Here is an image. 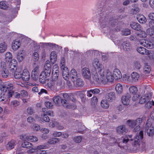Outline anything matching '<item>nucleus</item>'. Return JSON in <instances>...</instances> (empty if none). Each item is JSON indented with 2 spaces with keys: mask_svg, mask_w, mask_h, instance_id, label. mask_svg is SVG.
Returning <instances> with one entry per match:
<instances>
[{
  "mask_svg": "<svg viewBox=\"0 0 154 154\" xmlns=\"http://www.w3.org/2000/svg\"><path fill=\"white\" fill-rule=\"evenodd\" d=\"M50 62L52 64H54L57 61V56L56 53L55 51H52L50 54Z\"/></svg>",
  "mask_w": 154,
  "mask_h": 154,
  "instance_id": "25",
  "label": "nucleus"
},
{
  "mask_svg": "<svg viewBox=\"0 0 154 154\" xmlns=\"http://www.w3.org/2000/svg\"><path fill=\"white\" fill-rule=\"evenodd\" d=\"M20 45V42L19 41L14 40L12 44V48L14 51L17 50Z\"/></svg>",
  "mask_w": 154,
  "mask_h": 154,
  "instance_id": "27",
  "label": "nucleus"
},
{
  "mask_svg": "<svg viewBox=\"0 0 154 154\" xmlns=\"http://www.w3.org/2000/svg\"><path fill=\"white\" fill-rule=\"evenodd\" d=\"M83 77L85 79H89L91 77V73L89 69L87 67L83 68L81 70Z\"/></svg>",
  "mask_w": 154,
  "mask_h": 154,
  "instance_id": "9",
  "label": "nucleus"
},
{
  "mask_svg": "<svg viewBox=\"0 0 154 154\" xmlns=\"http://www.w3.org/2000/svg\"><path fill=\"white\" fill-rule=\"evenodd\" d=\"M143 132L141 131L139 132L138 134H137L135 138L134 139V145H139V143L140 140L142 139L143 137Z\"/></svg>",
  "mask_w": 154,
  "mask_h": 154,
  "instance_id": "12",
  "label": "nucleus"
},
{
  "mask_svg": "<svg viewBox=\"0 0 154 154\" xmlns=\"http://www.w3.org/2000/svg\"><path fill=\"white\" fill-rule=\"evenodd\" d=\"M31 128L34 131H38L40 129V127L37 124H34L31 126Z\"/></svg>",
  "mask_w": 154,
  "mask_h": 154,
  "instance_id": "53",
  "label": "nucleus"
},
{
  "mask_svg": "<svg viewBox=\"0 0 154 154\" xmlns=\"http://www.w3.org/2000/svg\"><path fill=\"white\" fill-rule=\"evenodd\" d=\"M152 94L151 92H148L141 97L140 99L139 103L143 104L152 98Z\"/></svg>",
  "mask_w": 154,
  "mask_h": 154,
  "instance_id": "7",
  "label": "nucleus"
},
{
  "mask_svg": "<svg viewBox=\"0 0 154 154\" xmlns=\"http://www.w3.org/2000/svg\"><path fill=\"white\" fill-rule=\"evenodd\" d=\"M52 135L54 137H59L62 135V133L60 132L54 131H53Z\"/></svg>",
  "mask_w": 154,
  "mask_h": 154,
  "instance_id": "54",
  "label": "nucleus"
},
{
  "mask_svg": "<svg viewBox=\"0 0 154 154\" xmlns=\"http://www.w3.org/2000/svg\"><path fill=\"white\" fill-rule=\"evenodd\" d=\"M92 65L94 68L98 69V73L93 71L91 73L92 78L96 82L106 84L108 82H112L113 81L111 72L109 69L105 70L103 66L98 58L93 60Z\"/></svg>",
  "mask_w": 154,
  "mask_h": 154,
  "instance_id": "1",
  "label": "nucleus"
},
{
  "mask_svg": "<svg viewBox=\"0 0 154 154\" xmlns=\"http://www.w3.org/2000/svg\"><path fill=\"white\" fill-rule=\"evenodd\" d=\"M99 19V23L102 26L104 27L105 26L108 25L110 22V20L108 19L104 15H102V16H100Z\"/></svg>",
  "mask_w": 154,
  "mask_h": 154,
  "instance_id": "10",
  "label": "nucleus"
},
{
  "mask_svg": "<svg viewBox=\"0 0 154 154\" xmlns=\"http://www.w3.org/2000/svg\"><path fill=\"white\" fill-rule=\"evenodd\" d=\"M20 94L22 97H26L28 96L27 92L24 90H22L20 91Z\"/></svg>",
  "mask_w": 154,
  "mask_h": 154,
  "instance_id": "62",
  "label": "nucleus"
},
{
  "mask_svg": "<svg viewBox=\"0 0 154 154\" xmlns=\"http://www.w3.org/2000/svg\"><path fill=\"white\" fill-rule=\"evenodd\" d=\"M49 62L48 61L46 62L44 66V71L43 72H45L48 75H50L51 71V65L49 63Z\"/></svg>",
  "mask_w": 154,
  "mask_h": 154,
  "instance_id": "22",
  "label": "nucleus"
},
{
  "mask_svg": "<svg viewBox=\"0 0 154 154\" xmlns=\"http://www.w3.org/2000/svg\"><path fill=\"white\" fill-rule=\"evenodd\" d=\"M66 87L69 88H74V85H73L71 82L70 81H67L66 83Z\"/></svg>",
  "mask_w": 154,
  "mask_h": 154,
  "instance_id": "63",
  "label": "nucleus"
},
{
  "mask_svg": "<svg viewBox=\"0 0 154 154\" xmlns=\"http://www.w3.org/2000/svg\"><path fill=\"white\" fill-rule=\"evenodd\" d=\"M140 75L137 72H133L131 74V79L133 82H136L139 79Z\"/></svg>",
  "mask_w": 154,
  "mask_h": 154,
  "instance_id": "23",
  "label": "nucleus"
},
{
  "mask_svg": "<svg viewBox=\"0 0 154 154\" xmlns=\"http://www.w3.org/2000/svg\"><path fill=\"white\" fill-rule=\"evenodd\" d=\"M9 64V69L10 71L12 72L15 71V68H17V62L15 59H12L11 60Z\"/></svg>",
  "mask_w": 154,
  "mask_h": 154,
  "instance_id": "14",
  "label": "nucleus"
},
{
  "mask_svg": "<svg viewBox=\"0 0 154 154\" xmlns=\"http://www.w3.org/2000/svg\"><path fill=\"white\" fill-rule=\"evenodd\" d=\"M52 72L56 73L59 72V68L57 65H54L53 67Z\"/></svg>",
  "mask_w": 154,
  "mask_h": 154,
  "instance_id": "60",
  "label": "nucleus"
},
{
  "mask_svg": "<svg viewBox=\"0 0 154 154\" xmlns=\"http://www.w3.org/2000/svg\"><path fill=\"white\" fill-rule=\"evenodd\" d=\"M48 87L52 91L57 90L62 88L64 87L63 81L58 79L54 81H51L48 83Z\"/></svg>",
  "mask_w": 154,
  "mask_h": 154,
  "instance_id": "3",
  "label": "nucleus"
},
{
  "mask_svg": "<svg viewBox=\"0 0 154 154\" xmlns=\"http://www.w3.org/2000/svg\"><path fill=\"white\" fill-rule=\"evenodd\" d=\"M129 90L131 93L135 94L137 91V88L135 86H132L129 88Z\"/></svg>",
  "mask_w": 154,
  "mask_h": 154,
  "instance_id": "49",
  "label": "nucleus"
},
{
  "mask_svg": "<svg viewBox=\"0 0 154 154\" xmlns=\"http://www.w3.org/2000/svg\"><path fill=\"white\" fill-rule=\"evenodd\" d=\"M140 11V9L137 7H135L132 8L131 11V12L133 14H136Z\"/></svg>",
  "mask_w": 154,
  "mask_h": 154,
  "instance_id": "56",
  "label": "nucleus"
},
{
  "mask_svg": "<svg viewBox=\"0 0 154 154\" xmlns=\"http://www.w3.org/2000/svg\"><path fill=\"white\" fill-rule=\"evenodd\" d=\"M30 78V75L29 71L27 69L23 70L22 73L21 79L25 81H28Z\"/></svg>",
  "mask_w": 154,
  "mask_h": 154,
  "instance_id": "15",
  "label": "nucleus"
},
{
  "mask_svg": "<svg viewBox=\"0 0 154 154\" xmlns=\"http://www.w3.org/2000/svg\"><path fill=\"white\" fill-rule=\"evenodd\" d=\"M62 69V75L65 80H67L69 76V71L67 67H65Z\"/></svg>",
  "mask_w": 154,
  "mask_h": 154,
  "instance_id": "26",
  "label": "nucleus"
},
{
  "mask_svg": "<svg viewBox=\"0 0 154 154\" xmlns=\"http://www.w3.org/2000/svg\"><path fill=\"white\" fill-rule=\"evenodd\" d=\"M132 137V135L131 134V135H128V136H127L126 138V137L125 138H124L123 137L121 138V141H120L118 143V146L120 147H122V145L121 146L120 144L122 143H126L128 142V141L129 140V139H128V137H129V138H131Z\"/></svg>",
  "mask_w": 154,
  "mask_h": 154,
  "instance_id": "32",
  "label": "nucleus"
},
{
  "mask_svg": "<svg viewBox=\"0 0 154 154\" xmlns=\"http://www.w3.org/2000/svg\"><path fill=\"white\" fill-rule=\"evenodd\" d=\"M123 49L125 51H129L131 48L130 43L128 41L123 42L122 45Z\"/></svg>",
  "mask_w": 154,
  "mask_h": 154,
  "instance_id": "19",
  "label": "nucleus"
},
{
  "mask_svg": "<svg viewBox=\"0 0 154 154\" xmlns=\"http://www.w3.org/2000/svg\"><path fill=\"white\" fill-rule=\"evenodd\" d=\"M9 7V5L6 1H2L0 2V8L6 10Z\"/></svg>",
  "mask_w": 154,
  "mask_h": 154,
  "instance_id": "37",
  "label": "nucleus"
},
{
  "mask_svg": "<svg viewBox=\"0 0 154 154\" xmlns=\"http://www.w3.org/2000/svg\"><path fill=\"white\" fill-rule=\"evenodd\" d=\"M8 47V45L5 42L0 43V53H3L5 51Z\"/></svg>",
  "mask_w": 154,
  "mask_h": 154,
  "instance_id": "35",
  "label": "nucleus"
},
{
  "mask_svg": "<svg viewBox=\"0 0 154 154\" xmlns=\"http://www.w3.org/2000/svg\"><path fill=\"white\" fill-rule=\"evenodd\" d=\"M65 59L64 58H62L61 62H60V68L61 69H64L65 67H67L66 66H65Z\"/></svg>",
  "mask_w": 154,
  "mask_h": 154,
  "instance_id": "55",
  "label": "nucleus"
},
{
  "mask_svg": "<svg viewBox=\"0 0 154 154\" xmlns=\"http://www.w3.org/2000/svg\"><path fill=\"white\" fill-rule=\"evenodd\" d=\"M115 90L118 94H121L123 91V87L121 84L118 83L116 86Z\"/></svg>",
  "mask_w": 154,
  "mask_h": 154,
  "instance_id": "40",
  "label": "nucleus"
},
{
  "mask_svg": "<svg viewBox=\"0 0 154 154\" xmlns=\"http://www.w3.org/2000/svg\"><path fill=\"white\" fill-rule=\"evenodd\" d=\"M13 87L12 84H10L8 85H0V89L5 93L1 94L0 95V101H2L5 100L7 97H10L12 96L13 93Z\"/></svg>",
  "mask_w": 154,
  "mask_h": 154,
  "instance_id": "2",
  "label": "nucleus"
},
{
  "mask_svg": "<svg viewBox=\"0 0 154 154\" xmlns=\"http://www.w3.org/2000/svg\"><path fill=\"white\" fill-rule=\"evenodd\" d=\"M39 73V67L38 65H36L34 67L32 72L31 77L34 80H36L38 79Z\"/></svg>",
  "mask_w": 154,
  "mask_h": 154,
  "instance_id": "8",
  "label": "nucleus"
},
{
  "mask_svg": "<svg viewBox=\"0 0 154 154\" xmlns=\"http://www.w3.org/2000/svg\"><path fill=\"white\" fill-rule=\"evenodd\" d=\"M60 141V140L59 138L53 137L49 139L48 140V143L49 144H53L57 143H59Z\"/></svg>",
  "mask_w": 154,
  "mask_h": 154,
  "instance_id": "38",
  "label": "nucleus"
},
{
  "mask_svg": "<svg viewBox=\"0 0 154 154\" xmlns=\"http://www.w3.org/2000/svg\"><path fill=\"white\" fill-rule=\"evenodd\" d=\"M29 136L26 134L21 135L20 136V138L23 141H28Z\"/></svg>",
  "mask_w": 154,
  "mask_h": 154,
  "instance_id": "58",
  "label": "nucleus"
},
{
  "mask_svg": "<svg viewBox=\"0 0 154 154\" xmlns=\"http://www.w3.org/2000/svg\"><path fill=\"white\" fill-rule=\"evenodd\" d=\"M42 111L43 113L41 115L40 119L42 122H49L50 121V119L48 116L45 113V112L43 109Z\"/></svg>",
  "mask_w": 154,
  "mask_h": 154,
  "instance_id": "29",
  "label": "nucleus"
},
{
  "mask_svg": "<svg viewBox=\"0 0 154 154\" xmlns=\"http://www.w3.org/2000/svg\"><path fill=\"white\" fill-rule=\"evenodd\" d=\"M142 122V119L138 118L135 120L129 119L127 121L126 124L129 127L133 128L137 125H140Z\"/></svg>",
  "mask_w": 154,
  "mask_h": 154,
  "instance_id": "4",
  "label": "nucleus"
},
{
  "mask_svg": "<svg viewBox=\"0 0 154 154\" xmlns=\"http://www.w3.org/2000/svg\"><path fill=\"white\" fill-rule=\"evenodd\" d=\"M134 66L135 68L137 69H139L141 68V65L139 61H135L134 63Z\"/></svg>",
  "mask_w": 154,
  "mask_h": 154,
  "instance_id": "52",
  "label": "nucleus"
},
{
  "mask_svg": "<svg viewBox=\"0 0 154 154\" xmlns=\"http://www.w3.org/2000/svg\"><path fill=\"white\" fill-rule=\"evenodd\" d=\"M127 130L125 129L124 126H120L117 128V131L119 133L122 134L124 132H126Z\"/></svg>",
  "mask_w": 154,
  "mask_h": 154,
  "instance_id": "44",
  "label": "nucleus"
},
{
  "mask_svg": "<svg viewBox=\"0 0 154 154\" xmlns=\"http://www.w3.org/2000/svg\"><path fill=\"white\" fill-rule=\"evenodd\" d=\"M151 71V68L149 65L147 63H145L143 67V72L145 74H149Z\"/></svg>",
  "mask_w": 154,
  "mask_h": 154,
  "instance_id": "36",
  "label": "nucleus"
},
{
  "mask_svg": "<svg viewBox=\"0 0 154 154\" xmlns=\"http://www.w3.org/2000/svg\"><path fill=\"white\" fill-rule=\"evenodd\" d=\"M113 76L112 75L113 80L114 78L116 79H121L122 77V75L120 71L117 69H115L113 70Z\"/></svg>",
  "mask_w": 154,
  "mask_h": 154,
  "instance_id": "16",
  "label": "nucleus"
},
{
  "mask_svg": "<svg viewBox=\"0 0 154 154\" xmlns=\"http://www.w3.org/2000/svg\"><path fill=\"white\" fill-rule=\"evenodd\" d=\"M70 77L72 81H74L78 78L77 72L75 69H72L71 70Z\"/></svg>",
  "mask_w": 154,
  "mask_h": 154,
  "instance_id": "21",
  "label": "nucleus"
},
{
  "mask_svg": "<svg viewBox=\"0 0 154 154\" xmlns=\"http://www.w3.org/2000/svg\"><path fill=\"white\" fill-rule=\"evenodd\" d=\"M72 81L73 82L74 87V88L81 87L82 86L84 85L82 80L80 78L77 79L74 81Z\"/></svg>",
  "mask_w": 154,
  "mask_h": 154,
  "instance_id": "20",
  "label": "nucleus"
},
{
  "mask_svg": "<svg viewBox=\"0 0 154 154\" xmlns=\"http://www.w3.org/2000/svg\"><path fill=\"white\" fill-rule=\"evenodd\" d=\"M25 58V55L23 51L19 52L17 54V58L18 61L20 62L22 61Z\"/></svg>",
  "mask_w": 154,
  "mask_h": 154,
  "instance_id": "39",
  "label": "nucleus"
},
{
  "mask_svg": "<svg viewBox=\"0 0 154 154\" xmlns=\"http://www.w3.org/2000/svg\"><path fill=\"white\" fill-rule=\"evenodd\" d=\"M82 140V138L81 136H77L75 137L74 139V140L75 142L77 143L80 142Z\"/></svg>",
  "mask_w": 154,
  "mask_h": 154,
  "instance_id": "64",
  "label": "nucleus"
},
{
  "mask_svg": "<svg viewBox=\"0 0 154 154\" xmlns=\"http://www.w3.org/2000/svg\"><path fill=\"white\" fill-rule=\"evenodd\" d=\"M22 71L20 69L16 68V71L15 72L14 76L16 79L21 78Z\"/></svg>",
  "mask_w": 154,
  "mask_h": 154,
  "instance_id": "30",
  "label": "nucleus"
},
{
  "mask_svg": "<svg viewBox=\"0 0 154 154\" xmlns=\"http://www.w3.org/2000/svg\"><path fill=\"white\" fill-rule=\"evenodd\" d=\"M20 105V102L17 100H14L11 102V105L12 106H16Z\"/></svg>",
  "mask_w": 154,
  "mask_h": 154,
  "instance_id": "61",
  "label": "nucleus"
},
{
  "mask_svg": "<svg viewBox=\"0 0 154 154\" xmlns=\"http://www.w3.org/2000/svg\"><path fill=\"white\" fill-rule=\"evenodd\" d=\"M145 131L149 136H152L154 133V128L152 126L150 119L147 120L145 127Z\"/></svg>",
  "mask_w": 154,
  "mask_h": 154,
  "instance_id": "5",
  "label": "nucleus"
},
{
  "mask_svg": "<svg viewBox=\"0 0 154 154\" xmlns=\"http://www.w3.org/2000/svg\"><path fill=\"white\" fill-rule=\"evenodd\" d=\"M21 146L23 147L26 148H31L32 145L28 141H25L22 143Z\"/></svg>",
  "mask_w": 154,
  "mask_h": 154,
  "instance_id": "45",
  "label": "nucleus"
},
{
  "mask_svg": "<svg viewBox=\"0 0 154 154\" xmlns=\"http://www.w3.org/2000/svg\"><path fill=\"white\" fill-rule=\"evenodd\" d=\"M154 105V101L152 100H151V99H150L146 102V106L149 108L151 107Z\"/></svg>",
  "mask_w": 154,
  "mask_h": 154,
  "instance_id": "48",
  "label": "nucleus"
},
{
  "mask_svg": "<svg viewBox=\"0 0 154 154\" xmlns=\"http://www.w3.org/2000/svg\"><path fill=\"white\" fill-rule=\"evenodd\" d=\"M137 50L138 53L143 55H148L149 54L148 50L143 47H138Z\"/></svg>",
  "mask_w": 154,
  "mask_h": 154,
  "instance_id": "24",
  "label": "nucleus"
},
{
  "mask_svg": "<svg viewBox=\"0 0 154 154\" xmlns=\"http://www.w3.org/2000/svg\"><path fill=\"white\" fill-rule=\"evenodd\" d=\"M16 141L14 140H12L9 142L6 145V148L8 150H11L13 149L16 145Z\"/></svg>",
  "mask_w": 154,
  "mask_h": 154,
  "instance_id": "31",
  "label": "nucleus"
},
{
  "mask_svg": "<svg viewBox=\"0 0 154 154\" xmlns=\"http://www.w3.org/2000/svg\"><path fill=\"white\" fill-rule=\"evenodd\" d=\"M122 79L123 81L127 83H132V81L130 77L128 75L125 74L123 75Z\"/></svg>",
  "mask_w": 154,
  "mask_h": 154,
  "instance_id": "42",
  "label": "nucleus"
},
{
  "mask_svg": "<svg viewBox=\"0 0 154 154\" xmlns=\"http://www.w3.org/2000/svg\"><path fill=\"white\" fill-rule=\"evenodd\" d=\"M115 93L114 92H110L107 93L105 96V98L106 100L112 102L115 99Z\"/></svg>",
  "mask_w": 154,
  "mask_h": 154,
  "instance_id": "18",
  "label": "nucleus"
},
{
  "mask_svg": "<svg viewBox=\"0 0 154 154\" xmlns=\"http://www.w3.org/2000/svg\"><path fill=\"white\" fill-rule=\"evenodd\" d=\"M137 18L138 22L141 23L143 24L146 21V19L145 16L141 14H139L137 16Z\"/></svg>",
  "mask_w": 154,
  "mask_h": 154,
  "instance_id": "28",
  "label": "nucleus"
},
{
  "mask_svg": "<svg viewBox=\"0 0 154 154\" xmlns=\"http://www.w3.org/2000/svg\"><path fill=\"white\" fill-rule=\"evenodd\" d=\"M12 54L10 52H7L5 53V60L6 62H9L11 60H12Z\"/></svg>",
  "mask_w": 154,
  "mask_h": 154,
  "instance_id": "41",
  "label": "nucleus"
},
{
  "mask_svg": "<svg viewBox=\"0 0 154 154\" xmlns=\"http://www.w3.org/2000/svg\"><path fill=\"white\" fill-rule=\"evenodd\" d=\"M50 75H48L45 72H42L39 75V80L40 82L42 84L45 83Z\"/></svg>",
  "mask_w": 154,
  "mask_h": 154,
  "instance_id": "13",
  "label": "nucleus"
},
{
  "mask_svg": "<svg viewBox=\"0 0 154 154\" xmlns=\"http://www.w3.org/2000/svg\"><path fill=\"white\" fill-rule=\"evenodd\" d=\"M38 140V138L36 137L33 135H29L28 141L32 142H35Z\"/></svg>",
  "mask_w": 154,
  "mask_h": 154,
  "instance_id": "47",
  "label": "nucleus"
},
{
  "mask_svg": "<svg viewBox=\"0 0 154 154\" xmlns=\"http://www.w3.org/2000/svg\"><path fill=\"white\" fill-rule=\"evenodd\" d=\"M61 102L63 106L66 108L75 109L76 108V106L75 104H71L69 103L68 101L65 99H62Z\"/></svg>",
  "mask_w": 154,
  "mask_h": 154,
  "instance_id": "11",
  "label": "nucleus"
},
{
  "mask_svg": "<svg viewBox=\"0 0 154 154\" xmlns=\"http://www.w3.org/2000/svg\"><path fill=\"white\" fill-rule=\"evenodd\" d=\"M86 53L88 54V55H89L90 54L92 53V54L94 55L95 56H96L97 58H98L99 56L100 55V53H99V51L96 50H89L87 51Z\"/></svg>",
  "mask_w": 154,
  "mask_h": 154,
  "instance_id": "43",
  "label": "nucleus"
},
{
  "mask_svg": "<svg viewBox=\"0 0 154 154\" xmlns=\"http://www.w3.org/2000/svg\"><path fill=\"white\" fill-rule=\"evenodd\" d=\"M57 124V122L54 120H52L49 123V126L51 128H54L55 127H56Z\"/></svg>",
  "mask_w": 154,
  "mask_h": 154,
  "instance_id": "51",
  "label": "nucleus"
},
{
  "mask_svg": "<svg viewBox=\"0 0 154 154\" xmlns=\"http://www.w3.org/2000/svg\"><path fill=\"white\" fill-rule=\"evenodd\" d=\"M131 30L128 29H125L122 30V34L125 35H128L130 34Z\"/></svg>",
  "mask_w": 154,
  "mask_h": 154,
  "instance_id": "50",
  "label": "nucleus"
},
{
  "mask_svg": "<svg viewBox=\"0 0 154 154\" xmlns=\"http://www.w3.org/2000/svg\"><path fill=\"white\" fill-rule=\"evenodd\" d=\"M102 107L105 108H107L109 106V104L106 100H103L101 102Z\"/></svg>",
  "mask_w": 154,
  "mask_h": 154,
  "instance_id": "46",
  "label": "nucleus"
},
{
  "mask_svg": "<svg viewBox=\"0 0 154 154\" xmlns=\"http://www.w3.org/2000/svg\"><path fill=\"white\" fill-rule=\"evenodd\" d=\"M27 113L29 115H32L34 113L33 109L31 107H29L27 109Z\"/></svg>",
  "mask_w": 154,
  "mask_h": 154,
  "instance_id": "59",
  "label": "nucleus"
},
{
  "mask_svg": "<svg viewBox=\"0 0 154 154\" xmlns=\"http://www.w3.org/2000/svg\"><path fill=\"white\" fill-rule=\"evenodd\" d=\"M0 73L2 76L4 78H6L8 75V72L5 67L3 66L2 69L0 71Z\"/></svg>",
  "mask_w": 154,
  "mask_h": 154,
  "instance_id": "34",
  "label": "nucleus"
},
{
  "mask_svg": "<svg viewBox=\"0 0 154 154\" xmlns=\"http://www.w3.org/2000/svg\"><path fill=\"white\" fill-rule=\"evenodd\" d=\"M59 72L55 73L53 72H52V80L54 81L57 79L58 77Z\"/></svg>",
  "mask_w": 154,
  "mask_h": 154,
  "instance_id": "57",
  "label": "nucleus"
},
{
  "mask_svg": "<svg viewBox=\"0 0 154 154\" xmlns=\"http://www.w3.org/2000/svg\"><path fill=\"white\" fill-rule=\"evenodd\" d=\"M131 27L133 29L136 30H140L141 29L140 25L136 22H133L130 24Z\"/></svg>",
  "mask_w": 154,
  "mask_h": 154,
  "instance_id": "33",
  "label": "nucleus"
},
{
  "mask_svg": "<svg viewBox=\"0 0 154 154\" xmlns=\"http://www.w3.org/2000/svg\"><path fill=\"white\" fill-rule=\"evenodd\" d=\"M130 97L128 95L122 96L121 97V101L122 103L125 106L128 105L130 101Z\"/></svg>",
  "mask_w": 154,
  "mask_h": 154,
  "instance_id": "17",
  "label": "nucleus"
},
{
  "mask_svg": "<svg viewBox=\"0 0 154 154\" xmlns=\"http://www.w3.org/2000/svg\"><path fill=\"white\" fill-rule=\"evenodd\" d=\"M139 42L141 45L148 48L152 49L154 47V45L152 42L145 39H140Z\"/></svg>",
  "mask_w": 154,
  "mask_h": 154,
  "instance_id": "6",
  "label": "nucleus"
}]
</instances>
